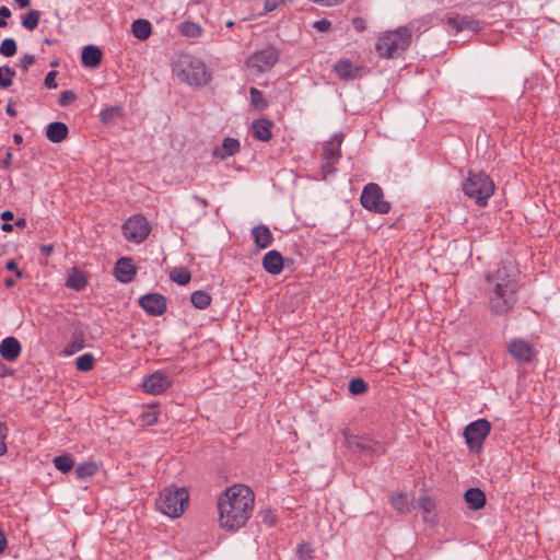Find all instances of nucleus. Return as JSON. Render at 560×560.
Masks as SVG:
<instances>
[{"label": "nucleus", "instance_id": "39", "mask_svg": "<svg viewBox=\"0 0 560 560\" xmlns=\"http://www.w3.org/2000/svg\"><path fill=\"white\" fill-rule=\"evenodd\" d=\"M15 71L10 67H0V88L8 89L12 85V78Z\"/></svg>", "mask_w": 560, "mask_h": 560}, {"label": "nucleus", "instance_id": "40", "mask_svg": "<svg viewBox=\"0 0 560 560\" xmlns=\"http://www.w3.org/2000/svg\"><path fill=\"white\" fill-rule=\"evenodd\" d=\"M368 390V384L361 377L352 378L349 383V392L352 395H361Z\"/></svg>", "mask_w": 560, "mask_h": 560}, {"label": "nucleus", "instance_id": "57", "mask_svg": "<svg viewBox=\"0 0 560 560\" xmlns=\"http://www.w3.org/2000/svg\"><path fill=\"white\" fill-rule=\"evenodd\" d=\"M11 160H12V153H11V151H7L5 158L3 159V167L4 168H8L11 165Z\"/></svg>", "mask_w": 560, "mask_h": 560}, {"label": "nucleus", "instance_id": "49", "mask_svg": "<svg viewBox=\"0 0 560 560\" xmlns=\"http://www.w3.org/2000/svg\"><path fill=\"white\" fill-rule=\"evenodd\" d=\"M142 419L147 424L152 425L158 422V411L156 410L145 411L142 415Z\"/></svg>", "mask_w": 560, "mask_h": 560}, {"label": "nucleus", "instance_id": "24", "mask_svg": "<svg viewBox=\"0 0 560 560\" xmlns=\"http://www.w3.org/2000/svg\"><path fill=\"white\" fill-rule=\"evenodd\" d=\"M68 133V126L61 121L51 122L46 128V137L49 141L54 143H59L67 139Z\"/></svg>", "mask_w": 560, "mask_h": 560}, {"label": "nucleus", "instance_id": "9", "mask_svg": "<svg viewBox=\"0 0 560 560\" xmlns=\"http://www.w3.org/2000/svg\"><path fill=\"white\" fill-rule=\"evenodd\" d=\"M491 424L487 419L470 422L464 430V438L470 451L480 453L483 442L489 435Z\"/></svg>", "mask_w": 560, "mask_h": 560}, {"label": "nucleus", "instance_id": "22", "mask_svg": "<svg viewBox=\"0 0 560 560\" xmlns=\"http://www.w3.org/2000/svg\"><path fill=\"white\" fill-rule=\"evenodd\" d=\"M334 71L342 80H353L358 77L360 68L347 59H341L335 63Z\"/></svg>", "mask_w": 560, "mask_h": 560}, {"label": "nucleus", "instance_id": "61", "mask_svg": "<svg viewBox=\"0 0 560 560\" xmlns=\"http://www.w3.org/2000/svg\"><path fill=\"white\" fill-rule=\"evenodd\" d=\"M40 252L46 255H50L54 252V246L52 245H43L40 247Z\"/></svg>", "mask_w": 560, "mask_h": 560}, {"label": "nucleus", "instance_id": "58", "mask_svg": "<svg viewBox=\"0 0 560 560\" xmlns=\"http://www.w3.org/2000/svg\"><path fill=\"white\" fill-rule=\"evenodd\" d=\"M277 8V2H265L264 12H271Z\"/></svg>", "mask_w": 560, "mask_h": 560}, {"label": "nucleus", "instance_id": "56", "mask_svg": "<svg viewBox=\"0 0 560 560\" xmlns=\"http://www.w3.org/2000/svg\"><path fill=\"white\" fill-rule=\"evenodd\" d=\"M5 112L11 117H15L16 116V110H15L13 104H12V101H10L9 104L7 105Z\"/></svg>", "mask_w": 560, "mask_h": 560}, {"label": "nucleus", "instance_id": "17", "mask_svg": "<svg viewBox=\"0 0 560 560\" xmlns=\"http://www.w3.org/2000/svg\"><path fill=\"white\" fill-rule=\"evenodd\" d=\"M21 343L14 337H7L0 343L1 357L9 361H15L21 354Z\"/></svg>", "mask_w": 560, "mask_h": 560}, {"label": "nucleus", "instance_id": "27", "mask_svg": "<svg viewBox=\"0 0 560 560\" xmlns=\"http://www.w3.org/2000/svg\"><path fill=\"white\" fill-rule=\"evenodd\" d=\"M131 33L136 38L147 40L152 34V25L145 19L135 20L131 24Z\"/></svg>", "mask_w": 560, "mask_h": 560}, {"label": "nucleus", "instance_id": "47", "mask_svg": "<svg viewBox=\"0 0 560 560\" xmlns=\"http://www.w3.org/2000/svg\"><path fill=\"white\" fill-rule=\"evenodd\" d=\"M34 55L25 54L20 58V67L24 72H26L30 69V67L34 65Z\"/></svg>", "mask_w": 560, "mask_h": 560}, {"label": "nucleus", "instance_id": "38", "mask_svg": "<svg viewBox=\"0 0 560 560\" xmlns=\"http://www.w3.org/2000/svg\"><path fill=\"white\" fill-rule=\"evenodd\" d=\"M250 94V104L257 109H265L268 105L267 101L264 98L262 93L256 89L250 88L249 89Z\"/></svg>", "mask_w": 560, "mask_h": 560}, {"label": "nucleus", "instance_id": "36", "mask_svg": "<svg viewBox=\"0 0 560 560\" xmlns=\"http://www.w3.org/2000/svg\"><path fill=\"white\" fill-rule=\"evenodd\" d=\"M392 504L396 511L404 514L409 512V500L407 494L399 493L392 498Z\"/></svg>", "mask_w": 560, "mask_h": 560}, {"label": "nucleus", "instance_id": "4", "mask_svg": "<svg viewBox=\"0 0 560 560\" xmlns=\"http://www.w3.org/2000/svg\"><path fill=\"white\" fill-rule=\"evenodd\" d=\"M465 195L474 199L476 205L485 207L494 192L493 180L483 172H469L463 184Z\"/></svg>", "mask_w": 560, "mask_h": 560}, {"label": "nucleus", "instance_id": "63", "mask_svg": "<svg viewBox=\"0 0 560 560\" xmlns=\"http://www.w3.org/2000/svg\"><path fill=\"white\" fill-rule=\"evenodd\" d=\"M1 230L3 232H12L13 231V225L9 222H4L2 225H1Z\"/></svg>", "mask_w": 560, "mask_h": 560}, {"label": "nucleus", "instance_id": "32", "mask_svg": "<svg viewBox=\"0 0 560 560\" xmlns=\"http://www.w3.org/2000/svg\"><path fill=\"white\" fill-rule=\"evenodd\" d=\"M98 470V466L94 462H86L79 465L75 469L79 479H86L94 476Z\"/></svg>", "mask_w": 560, "mask_h": 560}, {"label": "nucleus", "instance_id": "43", "mask_svg": "<svg viewBox=\"0 0 560 560\" xmlns=\"http://www.w3.org/2000/svg\"><path fill=\"white\" fill-rule=\"evenodd\" d=\"M419 506L427 513H431L435 509L434 500L430 497H422L418 501Z\"/></svg>", "mask_w": 560, "mask_h": 560}, {"label": "nucleus", "instance_id": "31", "mask_svg": "<svg viewBox=\"0 0 560 560\" xmlns=\"http://www.w3.org/2000/svg\"><path fill=\"white\" fill-rule=\"evenodd\" d=\"M52 463L55 467L63 474L69 472L74 466L72 456L68 454L56 456Z\"/></svg>", "mask_w": 560, "mask_h": 560}, {"label": "nucleus", "instance_id": "45", "mask_svg": "<svg viewBox=\"0 0 560 560\" xmlns=\"http://www.w3.org/2000/svg\"><path fill=\"white\" fill-rule=\"evenodd\" d=\"M75 98H77V96L72 91H69V90L63 91V92H61L60 97H59V105L68 106L69 104L74 102Z\"/></svg>", "mask_w": 560, "mask_h": 560}, {"label": "nucleus", "instance_id": "21", "mask_svg": "<svg viewBox=\"0 0 560 560\" xmlns=\"http://www.w3.org/2000/svg\"><path fill=\"white\" fill-rule=\"evenodd\" d=\"M349 444L354 451L373 454H382L384 452L383 445L380 442L370 439L353 438L349 441Z\"/></svg>", "mask_w": 560, "mask_h": 560}, {"label": "nucleus", "instance_id": "28", "mask_svg": "<svg viewBox=\"0 0 560 560\" xmlns=\"http://www.w3.org/2000/svg\"><path fill=\"white\" fill-rule=\"evenodd\" d=\"M86 283L88 280L84 273L75 267L70 270L68 278L66 280V285L75 291H81L82 289H84Z\"/></svg>", "mask_w": 560, "mask_h": 560}, {"label": "nucleus", "instance_id": "64", "mask_svg": "<svg viewBox=\"0 0 560 560\" xmlns=\"http://www.w3.org/2000/svg\"><path fill=\"white\" fill-rule=\"evenodd\" d=\"M13 142L15 144H21L23 142V137L20 135V133H14L13 135Z\"/></svg>", "mask_w": 560, "mask_h": 560}, {"label": "nucleus", "instance_id": "37", "mask_svg": "<svg viewBox=\"0 0 560 560\" xmlns=\"http://www.w3.org/2000/svg\"><path fill=\"white\" fill-rule=\"evenodd\" d=\"M171 279L179 285L187 284L190 279V272L184 268H174L170 275Z\"/></svg>", "mask_w": 560, "mask_h": 560}, {"label": "nucleus", "instance_id": "16", "mask_svg": "<svg viewBox=\"0 0 560 560\" xmlns=\"http://www.w3.org/2000/svg\"><path fill=\"white\" fill-rule=\"evenodd\" d=\"M137 269L129 257H121L115 265V277L119 282L128 283L132 281Z\"/></svg>", "mask_w": 560, "mask_h": 560}, {"label": "nucleus", "instance_id": "35", "mask_svg": "<svg viewBox=\"0 0 560 560\" xmlns=\"http://www.w3.org/2000/svg\"><path fill=\"white\" fill-rule=\"evenodd\" d=\"M180 33L190 38H196L201 34V27L194 22H183L179 26Z\"/></svg>", "mask_w": 560, "mask_h": 560}, {"label": "nucleus", "instance_id": "41", "mask_svg": "<svg viewBox=\"0 0 560 560\" xmlns=\"http://www.w3.org/2000/svg\"><path fill=\"white\" fill-rule=\"evenodd\" d=\"M16 52V43L13 38H5L0 45V54L4 57H12Z\"/></svg>", "mask_w": 560, "mask_h": 560}, {"label": "nucleus", "instance_id": "29", "mask_svg": "<svg viewBox=\"0 0 560 560\" xmlns=\"http://www.w3.org/2000/svg\"><path fill=\"white\" fill-rule=\"evenodd\" d=\"M125 115L124 107L120 105L109 106L101 110L100 120L104 125L112 124L115 119L122 118Z\"/></svg>", "mask_w": 560, "mask_h": 560}, {"label": "nucleus", "instance_id": "62", "mask_svg": "<svg viewBox=\"0 0 560 560\" xmlns=\"http://www.w3.org/2000/svg\"><path fill=\"white\" fill-rule=\"evenodd\" d=\"M26 224H27V223H26V220H25L24 218H19V219L15 221V223H14V225H15V226H18V228H20V229H24V228L26 226Z\"/></svg>", "mask_w": 560, "mask_h": 560}, {"label": "nucleus", "instance_id": "8", "mask_svg": "<svg viewBox=\"0 0 560 560\" xmlns=\"http://www.w3.org/2000/svg\"><path fill=\"white\" fill-rule=\"evenodd\" d=\"M383 190L375 183L366 184L363 187L360 201L363 208L369 211L386 214L390 211V203L383 199Z\"/></svg>", "mask_w": 560, "mask_h": 560}, {"label": "nucleus", "instance_id": "3", "mask_svg": "<svg viewBox=\"0 0 560 560\" xmlns=\"http://www.w3.org/2000/svg\"><path fill=\"white\" fill-rule=\"evenodd\" d=\"M415 23L380 33L375 43V51L380 58L399 57L410 46Z\"/></svg>", "mask_w": 560, "mask_h": 560}, {"label": "nucleus", "instance_id": "15", "mask_svg": "<svg viewBox=\"0 0 560 560\" xmlns=\"http://www.w3.org/2000/svg\"><path fill=\"white\" fill-rule=\"evenodd\" d=\"M172 385L171 378L163 372L156 371L148 375L142 383L144 390L151 395H160Z\"/></svg>", "mask_w": 560, "mask_h": 560}, {"label": "nucleus", "instance_id": "46", "mask_svg": "<svg viewBox=\"0 0 560 560\" xmlns=\"http://www.w3.org/2000/svg\"><path fill=\"white\" fill-rule=\"evenodd\" d=\"M84 347V343L82 340H75V341H72L71 343H69L65 350H63V353L66 355H71L78 351H80L81 349H83Z\"/></svg>", "mask_w": 560, "mask_h": 560}, {"label": "nucleus", "instance_id": "54", "mask_svg": "<svg viewBox=\"0 0 560 560\" xmlns=\"http://www.w3.org/2000/svg\"><path fill=\"white\" fill-rule=\"evenodd\" d=\"M8 545L7 538L3 532L0 529V555L5 550Z\"/></svg>", "mask_w": 560, "mask_h": 560}, {"label": "nucleus", "instance_id": "44", "mask_svg": "<svg viewBox=\"0 0 560 560\" xmlns=\"http://www.w3.org/2000/svg\"><path fill=\"white\" fill-rule=\"evenodd\" d=\"M7 435L8 428L3 422L0 421V456L4 455L8 450L5 444Z\"/></svg>", "mask_w": 560, "mask_h": 560}, {"label": "nucleus", "instance_id": "53", "mask_svg": "<svg viewBox=\"0 0 560 560\" xmlns=\"http://www.w3.org/2000/svg\"><path fill=\"white\" fill-rule=\"evenodd\" d=\"M313 26H314V28H316L319 32H327V31H329L331 23L327 20H319V21H315Z\"/></svg>", "mask_w": 560, "mask_h": 560}, {"label": "nucleus", "instance_id": "60", "mask_svg": "<svg viewBox=\"0 0 560 560\" xmlns=\"http://www.w3.org/2000/svg\"><path fill=\"white\" fill-rule=\"evenodd\" d=\"M10 15H11V11L7 7H1V9H0V18L5 20Z\"/></svg>", "mask_w": 560, "mask_h": 560}, {"label": "nucleus", "instance_id": "5", "mask_svg": "<svg viewBox=\"0 0 560 560\" xmlns=\"http://www.w3.org/2000/svg\"><path fill=\"white\" fill-rule=\"evenodd\" d=\"M177 77L191 86H201L209 82L210 73L198 58L184 56L178 62Z\"/></svg>", "mask_w": 560, "mask_h": 560}, {"label": "nucleus", "instance_id": "10", "mask_svg": "<svg viewBox=\"0 0 560 560\" xmlns=\"http://www.w3.org/2000/svg\"><path fill=\"white\" fill-rule=\"evenodd\" d=\"M121 229L125 238L136 244L142 243L151 231L150 223L142 215L130 217Z\"/></svg>", "mask_w": 560, "mask_h": 560}, {"label": "nucleus", "instance_id": "51", "mask_svg": "<svg viewBox=\"0 0 560 560\" xmlns=\"http://www.w3.org/2000/svg\"><path fill=\"white\" fill-rule=\"evenodd\" d=\"M55 79H56V72L55 71L48 72L46 74L45 81H44L45 86L48 89H56L57 84H56Z\"/></svg>", "mask_w": 560, "mask_h": 560}, {"label": "nucleus", "instance_id": "20", "mask_svg": "<svg viewBox=\"0 0 560 560\" xmlns=\"http://www.w3.org/2000/svg\"><path fill=\"white\" fill-rule=\"evenodd\" d=\"M273 124L267 118H259L252 122V131L255 139L266 142L272 137L271 128Z\"/></svg>", "mask_w": 560, "mask_h": 560}, {"label": "nucleus", "instance_id": "52", "mask_svg": "<svg viewBox=\"0 0 560 560\" xmlns=\"http://www.w3.org/2000/svg\"><path fill=\"white\" fill-rule=\"evenodd\" d=\"M5 268L9 270V271H13L15 272V276L18 278H22L23 277V272L21 269H19L18 267V264L13 260V259H10L5 262Z\"/></svg>", "mask_w": 560, "mask_h": 560}, {"label": "nucleus", "instance_id": "7", "mask_svg": "<svg viewBox=\"0 0 560 560\" xmlns=\"http://www.w3.org/2000/svg\"><path fill=\"white\" fill-rule=\"evenodd\" d=\"M279 50L275 46L269 45L250 54L246 58L245 65L253 73L261 74L270 71L275 67L279 60Z\"/></svg>", "mask_w": 560, "mask_h": 560}, {"label": "nucleus", "instance_id": "6", "mask_svg": "<svg viewBox=\"0 0 560 560\" xmlns=\"http://www.w3.org/2000/svg\"><path fill=\"white\" fill-rule=\"evenodd\" d=\"M189 494L185 488H177L175 490L165 489L161 493L156 504L159 510L170 516H180L185 509L188 506Z\"/></svg>", "mask_w": 560, "mask_h": 560}, {"label": "nucleus", "instance_id": "1", "mask_svg": "<svg viewBox=\"0 0 560 560\" xmlns=\"http://www.w3.org/2000/svg\"><path fill=\"white\" fill-rule=\"evenodd\" d=\"M255 495L245 485L229 487L218 499L219 524L224 530L235 533L246 525L254 510Z\"/></svg>", "mask_w": 560, "mask_h": 560}, {"label": "nucleus", "instance_id": "42", "mask_svg": "<svg viewBox=\"0 0 560 560\" xmlns=\"http://www.w3.org/2000/svg\"><path fill=\"white\" fill-rule=\"evenodd\" d=\"M298 560H313V550L308 544H301L296 549Z\"/></svg>", "mask_w": 560, "mask_h": 560}, {"label": "nucleus", "instance_id": "19", "mask_svg": "<svg viewBox=\"0 0 560 560\" xmlns=\"http://www.w3.org/2000/svg\"><path fill=\"white\" fill-rule=\"evenodd\" d=\"M252 235L257 248L265 249L273 242V235L267 225L259 224L252 229Z\"/></svg>", "mask_w": 560, "mask_h": 560}, {"label": "nucleus", "instance_id": "13", "mask_svg": "<svg viewBox=\"0 0 560 560\" xmlns=\"http://www.w3.org/2000/svg\"><path fill=\"white\" fill-rule=\"evenodd\" d=\"M508 351L518 363H528L536 355L534 346L524 339H512L508 345Z\"/></svg>", "mask_w": 560, "mask_h": 560}, {"label": "nucleus", "instance_id": "12", "mask_svg": "<svg viewBox=\"0 0 560 560\" xmlns=\"http://www.w3.org/2000/svg\"><path fill=\"white\" fill-rule=\"evenodd\" d=\"M442 22L447 25L448 28L455 32L469 31L476 33L482 28V22L468 15L460 14H446L442 18Z\"/></svg>", "mask_w": 560, "mask_h": 560}, {"label": "nucleus", "instance_id": "25", "mask_svg": "<svg viewBox=\"0 0 560 560\" xmlns=\"http://www.w3.org/2000/svg\"><path fill=\"white\" fill-rule=\"evenodd\" d=\"M102 50L93 45H88L82 50V63L85 67L95 68L100 66L102 61Z\"/></svg>", "mask_w": 560, "mask_h": 560}, {"label": "nucleus", "instance_id": "26", "mask_svg": "<svg viewBox=\"0 0 560 560\" xmlns=\"http://www.w3.org/2000/svg\"><path fill=\"white\" fill-rule=\"evenodd\" d=\"M464 498L471 510H480L486 504V494L479 488H469L466 490Z\"/></svg>", "mask_w": 560, "mask_h": 560}, {"label": "nucleus", "instance_id": "33", "mask_svg": "<svg viewBox=\"0 0 560 560\" xmlns=\"http://www.w3.org/2000/svg\"><path fill=\"white\" fill-rule=\"evenodd\" d=\"M40 13L37 10H30L22 19V25L33 31L37 27L39 23Z\"/></svg>", "mask_w": 560, "mask_h": 560}, {"label": "nucleus", "instance_id": "50", "mask_svg": "<svg viewBox=\"0 0 560 560\" xmlns=\"http://www.w3.org/2000/svg\"><path fill=\"white\" fill-rule=\"evenodd\" d=\"M352 25L355 31L363 32L366 30V21L361 16H355L352 19Z\"/></svg>", "mask_w": 560, "mask_h": 560}, {"label": "nucleus", "instance_id": "11", "mask_svg": "<svg viewBox=\"0 0 560 560\" xmlns=\"http://www.w3.org/2000/svg\"><path fill=\"white\" fill-rule=\"evenodd\" d=\"M343 141L342 133H335L323 147V170L326 173H331L335 170L336 164L341 158V143Z\"/></svg>", "mask_w": 560, "mask_h": 560}, {"label": "nucleus", "instance_id": "2", "mask_svg": "<svg viewBox=\"0 0 560 560\" xmlns=\"http://www.w3.org/2000/svg\"><path fill=\"white\" fill-rule=\"evenodd\" d=\"M493 288L488 292L489 307L497 315L508 314L515 305L518 282L515 272L506 266L486 277Z\"/></svg>", "mask_w": 560, "mask_h": 560}, {"label": "nucleus", "instance_id": "55", "mask_svg": "<svg viewBox=\"0 0 560 560\" xmlns=\"http://www.w3.org/2000/svg\"><path fill=\"white\" fill-rule=\"evenodd\" d=\"M14 218V214L12 211L10 210H5L1 213V219L4 221V222H9L10 220H12Z\"/></svg>", "mask_w": 560, "mask_h": 560}, {"label": "nucleus", "instance_id": "48", "mask_svg": "<svg viewBox=\"0 0 560 560\" xmlns=\"http://www.w3.org/2000/svg\"><path fill=\"white\" fill-rule=\"evenodd\" d=\"M261 520L268 526H273L277 521V516L272 513L271 510H264L260 512Z\"/></svg>", "mask_w": 560, "mask_h": 560}, {"label": "nucleus", "instance_id": "30", "mask_svg": "<svg viewBox=\"0 0 560 560\" xmlns=\"http://www.w3.org/2000/svg\"><path fill=\"white\" fill-rule=\"evenodd\" d=\"M190 301L196 308L205 310L210 305L211 296L206 291L199 290V291H195L191 294Z\"/></svg>", "mask_w": 560, "mask_h": 560}, {"label": "nucleus", "instance_id": "18", "mask_svg": "<svg viewBox=\"0 0 560 560\" xmlns=\"http://www.w3.org/2000/svg\"><path fill=\"white\" fill-rule=\"evenodd\" d=\"M264 269L273 276L281 273L283 270V257L278 250H269L262 258Z\"/></svg>", "mask_w": 560, "mask_h": 560}, {"label": "nucleus", "instance_id": "34", "mask_svg": "<svg viewBox=\"0 0 560 560\" xmlns=\"http://www.w3.org/2000/svg\"><path fill=\"white\" fill-rule=\"evenodd\" d=\"M94 357L91 353H84L77 358L75 366L79 371L88 372L94 368Z\"/></svg>", "mask_w": 560, "mask_h": 560}, {"label": "nucleus", "instance_id": "59", "mask_svg": "<svg viewBox=\"0 0 560 560\" xmlns=\"http://www.w3.org/2000/svg\"><path fill=\"white\" fill-rule=\"evenodd\" d=\"M194 199L203 208H207L209 202L206 198L199 197L197 195L194 196Z\"/></svg>", "mask_w": 560, "mask_h": 560}, {"label": "nucleus", "instance_id": "23", "mask_svg": "<svg viewBox=\"0 0 560 560\" xmlns=\"http://www.w3.org/2000/svg\"><path fill=\"white\" fill-rule=\"evenodd\" d=\"M240 151V141L235 138L226 137L222 141L220 148L213 150V155L221 160L236 154Z\"/></svg>", "mask_w": 560, "mask_h": 560}, {"label": "nucleus", "instance_id": "14", "mask_svg": "<svg viewBox=\"0 0 560 560\" xmlns=\"http://www.w3.org/2000/svg\"><path fill=\"white\" fill-rule=\"evenodd\" d=\"M139 305L151 316H161L166 311V299L160 293H149L139 299Z\"/></svg>", "mask_w": 560, "mask_h": 560}]
</instances>
